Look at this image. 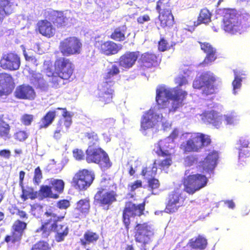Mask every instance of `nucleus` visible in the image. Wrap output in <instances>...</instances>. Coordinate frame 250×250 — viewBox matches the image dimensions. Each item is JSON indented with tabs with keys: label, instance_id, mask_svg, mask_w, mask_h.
<instances>
[{
	"label": "nucleus",
	"instance_id": "f257e3e1",
	"mask_svg": "<svg viewBox=\"0 0 250 250\" xmlns=\"http://www.w3.org/2000/svg\"><path fill=\"white\" fill-rule=\"evenodd\" d=\"M82 44L77 37H67L60 42L59 49L64 57L57 58L54 62V70L51 68L46 70V75L49 78V82L53 88L57 89L70 81L74 73L75 66L70 60L65 57L79 54Z\"/></svg>",
	"mask_w": 250,
	"mask_h": 250
},
{
	"label": "nucleus",
	"instance_id": "f03ea898",
	"mask_svg": "<svg viewBox=\"0 0 250 250\" xmlns=\"http://www.w3.org/2000/svg\"><path fill=\"white\" fill-rule=\"evenodd\" d=\"M177 85L173 88L160 86L156 90V102L160 109L167 108L169 113H174L183 106L188 96V92L180 87L188 81L186 76L179 75L174 79Z\"/></svg>",
	"mask_w": 250,
	"mask_h": 250
},
{
	"label": "nucleus",
	"instance_id": "7ed1b4c3",
	"mask_svg": "<svg viewBox=\"0 0 250 250\" xmlns=\"http://www.w3.org/2000/svg\"><path fill=\"white\" fill-rule=\"evenodd\" d=\"M55 208L51 207L44 213L46 219L42 223L41 227L36 230V232H41L42 237H47L52 232H57L55 235L56 240L62 241L68 233V228L65 224H58L65 217L66 212L63 215H57L55 212Z\"/></svg>",
	"mask_w": 250,
	"mask_h": 250
},
{
	"label": "nucleus",
	"instance_id": "20e7f679",
	"mask_svg": "<svg viewBox=\"0 0 250 250\" xmlns=\"http://www.w3.org/2000/svg\"><path fill=\"white\" fill-rule=\"evenodd\" d=\"M113 187V184L109 179H102L94 195L93 204L104 210H109L117 201L118 196L116 191L110 189Z\"/></svg>",
	"mask_w": 250,
	"mask_h": 250
},
{
	"label": "nucleus",
	"instance_id": "39448f33",
	"mask_svg": "<svg viewBox=\"0 0 250 250\" xmlns=\"http://www.w3.org/2000/svg\"><path fill=\"white\" fill-rule=\"evenodd\" d=\"M220 82L219 78L213 73L208 71L202 73L193 82V87L202 89V93L205 95L213 94Z\"/></svg>",
	"mask_w": 250,
	"mask_h": 250
},
{
	"label": "nucleus",
	"instance_id": "423d86ee",
	"mask_svg": "<svg viewBox=\"0 0 250 250\" xmlns=\"http://www.w3.org/2000/svg\"><path fill=\"white\" fill-rule=\"evenodd\" d=\"M223 14L222 29L225 33L230 35L241 34L242 25L237 11L233 9H225Z\"/></svg>",
	"mask_w": 250,
	"mask_h": 250
},
{
	"label": "nucleus",
	"instance_id": "0eeeda50",
	"mask_svg": "<svg viewBox=\"0 0 250 250\" xmlns=\"http://www.w3.org/2000/svg\"><path fill=\"white\" fill-rule=\"evenodd\" d=\"M146 201L136 204L131 201L125 202L122 212V221L126 231H128L131 224V217H140L144 214Z\"/></svg>",
	"mask_w": 250,
	"mask_h": 250
},
{
	"label": "nucleus",
	"instance_id": "6e6552de",
	"mask_svg": "<svg viewBox=\"0 0 250 250\" xmlns=\"http://www.w3.org/2000/svg\"><path fill=\"white\" fill-rule=\"evenodd\" d=\"M134 238L135 241L141 245L140 250H146V245L151 241L154 235L153 229L147 222L137 223L134 227Z\"/></svg>",
	"mask_w": 250,
	"mask_h": 250
},
{
	"label": "nucleus",
	"instance_id": "1a4fd4ad",
	"mask_svg": "<svg viewBox=\"0 0 250 250\" xmlns=\"http://www.w3.org/2000/svg\"><path fill=\"white\" fill-rule=\"evenodd\" d=\"M208 181V178L204 174H190L183 181L184 190L189 194L193 195L206 187Z\"/></svg>",
	"mask_w": 250,
	"mask_h": 250
},
{
	"label": "nucleus",
	"instance_id": "9d476101",
	"mask_svg": "<svg viewBox=\"0 0 250 250\" xmlns=\"http://www.w3.org/2000/svg\"><path fill=\"white\" fill-rule=\"evenodd\" d=\"M94 172L87 169L77 171L72 178L73 186L79 191L87 190L92 184L95 179Z\"/></svg>",
	"mask_w": 250,
	"mask_h": 250
},
{
	"label": "nucleus",
	"instance_id": "9b49d317",
	"mask_svg": "<svg viewBox=\"0 0 250 250\" xmlns=\"http://www.w3.org/2000/svg\"><path fill=\"white\" fill-rule=\"evenodd\" d=\"M85 154V160L88 163H95L105 167L110 166L107 154L101 148L88 146Z\"/></svg>",
	"mask_w": 250,
	"mask_h": 250
},
{
	"label": "nucleus",
	"instance_id": "f8f14e48",
	"mask_svg": "<svg viewBox=\"0 0 250 250\" xmlns=\"http://www.w3.org/2000/svg\"><path fill=\"white\" fill-rule=\"evenodd\" d=\"M27 223L20 219L16 220L11 226V232L6 235L4 241L8 244H20L27 229Z\"/></svg>",
	"mask_w": 250,
	"mask_h": 250
},
{
	"label": "nucleus",
	"instance_id": "ddd939ff",
	"mask_svg": "<svg viewBox=\"0 0 250 250\" xmlns=\"http://www.w3.org/2000/svg\"><path fill=\"white\" fill-rule=\"evenodd\" d=\"M186 197L178 191H173L167 196L165 211L167 213L176 212L180 208L185 206Z\"/></svg>",
	"mask_w": 250,
	"mask_h": 250
},
{
	"label": "nucleus",
	"instance_id": "4468645a",
	"mask_svg": "<svg viewBox=\"0 0 250 250\" xmlns=\"http://www.w3.org/2000/svg\"><path fill=\"white\" fill-rule=\"evenodd\" d=\"M218 158V152L214 150H212L208 154L204 160L199 162L197 167L203 173L213 174Z\"/></svg>",
	"mask_w": 250,
	"mask_h": 250
},
{
	"label": "nucleus",
	"instance_id": "2eb2a0df",
	"mask_svg": "<svg viewBox=\"0 0 250 250\" xmlns=\"http://www.w3.org/2000/svg\"><path fill=\"white\" fill-rule=\"evenodd\" d=\"M161 61L159 55L153 52H146L139 56L138 63L140 69H146L158 66Z\"/></svg>",
	"mask_w": 250,
	"mask_h": 250
},
{
	"label": "nucleus",
	"instance_id": "dca6fc26",
	"mask_svg": "<svg viewBox=\"0 0 250 250\" xmlns=\"http://www.w3.org/2000/svg\"><path fill=\"white\" fill-rule=\"evenodd\" d=\"M20 65V57L13 52L3 54L0 60V67L4 70H17L19 69Z\"/></svg>",
	"mask_w": 250,
	"mask_h": 250
},
{
	"label": "nucleus",
	"instance_id": "f3484780",
	"mask_svg": "<svg viewBox=\"0 0 250 250\" xmlns=\"http://www.w3.org/2000/svg\"><path fill=\"white\" fill-rule=\"evenodd\" d=\"M201 49L206 54L204 60L199 63V65L205 67L211 64L217 58L216 49L209 42L198 41Z\"/></svg>",
	"mask_w": 250,
	"mask_h": 250
},
{
	"label": "nucleus",
	"instance_id": "a211bd4d",
	"mask_svg": "<svg viewBox=\"0 0 250 250\" xmlns=\"http://www.w3.org/2000/svg\"><path fill=\"white\" fill-rule=\"evenodd\" d=\"M45 17L52 22L57 28H64L68 24V18L62 11L51 10L45 12Z\"/></svg>",
	"mask_w": 250,
	"mask_h": 250
},
{
	"label": "nucleus",
	"instance_id": "6ab92c4d",
	"mask_svg": "<svg viewBox=\"0 0 250 250\" xmlns=\"http://www.w3.org/2000/svg\"><path fill=\"white\" fill-rule=\"evenodd\" d=\"M14 79L12 75L6 73H0V97L10 94L15 87Z\"/></svg>",
	"mask_w": 250,
	"mask_h": 250
},
{
	"label": "nucleus",
	"instance_id": "aec40b11",
	"mask_svg": "<svg viewBox=\"0 0 250 250\" xmlns=\"http://www.w3.org/2000/svg\"><path fill=\"white\" fill-rule=\"evenodd\" d=\"M140 52L136 51H126L119 58L118 64L119 66L125 69L132 68L138 60Z\"/></svg>",
	"mask_w": 250,
	"mask_h": 250
},
{
	"label": "nucleus",
	"instance_id": "412c9836",
	"mask_svg": "<svg viewBox=\"0 0 250 250\" xmlns=\"http://www.w3.org/2000/svg\"><path fill=\"white\" fill-rule=\"evenodd\" d=\"M90 199L88 197L79 200L72 212V218L76 219L77 221L88 214L90 208Z\"/></svg>",
	"mask_w": 250,
	"mask_h": 250
},
{
	"label": "nucleus",
	"instance_id": "4be33fe9",
	"mask_svg": "<svg viewBox=\"0 0 250 250\" xmlns=\"http://www.w3.org/2000/svg\"><path fill=\"white\" fill-rule=\"evenodd\" d=\"M36 31L47 38L53 37L56 34V28L47 19L39 20L36 24Z\"/></svg>",
	"mask_w": 250,
	"mask_h": 250
},
{
	"label": "nucleus",
	"instance_id": "5701e85b",
	"mask_svg": "<svg viewBox=\"0 0 250 250\" xmlns=\"http://www.w3.org/2000/svg\"><path fill=\"white\" fill-rule=\"evenodd\" d=\"M113 84L103 82L98 87V98L99 101L104 104H108L112 102L114 89L111 88Z\"/></svg>",
	"mask_w": 250,
	"mask_h": 250
},
{
	"label": "nucleus",
	"instance_id": "b1692460",
	"mask_svg": "<svg viewBox=\"0 0 250 250\" xmlns=\"http://www.w3.org/2000/svg\"><path fill=\"white\" fill-rule=\"evenodd\" d=\"M14 95L18 99L33 100L36 97V92L32 86L22 84L16 87Z\"/></svg>",
	"mask_w": 250,
	"mask_h": 250
},
{
	"label": "nucleus",
	"instance_id": "393cba45",
	"mask_svg": "<svg viewBox=\"0 0 250 250\" xmlns=\"http://www.w3.org/2000/svg\"><path fill=\"white\" fill-rule=\"evenodd\" d=\"M197 133L191 134L189 138L180 145L184 153L199 152L201 150Z\"/></svg>",
	"mask_w": 250,
	"mask_h": 250
},
{
	"label": "nucleus",
	"instance_id": "a878e982",
	"mask_svg": "<svg viewBox=\"0 0 250 250\" xmlns=\"http://www.w3.org/2000/svg\"><path fill=\"white\" fill-rule=\"evenodd\" d=\"M122 49L121 45L111 41L101 43L99 47L101 53L108 56L117 54Z\"/></svg>",
	"mask_w": 250,
	"mask_h": 250
},
{
	"label": "nucleus",
	"instance_id": "bb28decb",
	"mask_svg": "<svg viewBox=\"0 0 250 250\" xmlns=\"http://www.w3.org/2000/svg\"><path fill=\"white\" fill-rule=\"evenodd\" d=\"M159 116L153 110L149 109L143 115L141 121V127L144 130L153 128L157 122Z\"/></svg>",
	"mask_w": 250,
	"mask_h": 250
},
{
	"label": "nucleus",
	"instance_id": "cd10ccee",
	"mask_svg": "<svg viewBox=\"0 0 250 250\" xmlns=\"http://www.w3.org/2000/svg\"><path fill=\"white\" fill-rule=\"evenodd\" d=\"M61 111L62 118L58 120L57 127L62 131V133H65L68 131L72 125V115L66 108H62Z\"/></svg>",
	"mask_w": 250,
	"mask_h": 250
},
{
	"label": "nucleus",
	"instance_id": "c85d7f7f",
	"mask_svg": "<svg viewBox=\"0 0 250 250\" xmlns=\"http://www.w3.org/2000/svg\"><path fill=\"white\" fill-rule=\"evenodd\" d=\"M62 107H57L48 111L41 119L39 123V129L46 128L54 121L55 118L59 116L58 111L62 110Z\"/></svg>",
	"mask_w": 250,
	"mask_h": 250
},
{
	"label": "nucleus",
	"instance_id": "c756f323",
	"mask_svg": "<svg viewBox=\"0 0 250 250\" xmlns=\"http://www.w3.org/2000/svg\"><path fill=\"white\" fill-rule=\"evenodd\" d=\"M203 119L205 122L212 125L216 128L221 126L223 121L222 117L214 110L205 111L203 113Z\"/></svg>",
	"mask_w": 250,
	"mask_h": 250
},
{
	"label": "nucleus",
	"instance_id": "7c9ffc66",
	"mask_svg": "<svg viewBox=\"0 0 250 250\" xmlns=\"http://www.w3.org/2000/svg\"><path fill=\"white\" fill-rule=\"evenodd\" d=\"M8 116L3 114L0 115V138L4 140L11 138V126L6 121V120H10Z\"/></svg>",
	"mask_w": 250,
	"mask_h": 250
},
{
	"label": "nucleus",
	"instance_id": "2f4dec72",
	"mask_svg": "<svg viewBox=\"0 0 250 250\" xmlns=\"http://www.w3.org/2000/svg\"><path fill=\"white\" fill-rule=\"evenodd\" d=\"M172 142H169L167 139H165L159 141L156 145L157 150L155 152L159 157H164L165 155H169L172 154L170 152L171 149L173 148Z\"/></svg>",
	"mask_w": 250,
	"mask_h": 250
},
{
	"label": "nucleus",
	"instance_id": "473e14b6",
	"mask_svg": "<svg viewBox=\"0 0 250 250\" xmlns=\"http://www.w3.org/2000/svg\"><path fill=\"white\" fill-rule=\"evenodd\" d=\"M160 26L162 28H171L174 25V18L172 13H160L158 17Z\"/></svg>",
	"mask_w": 250,
	"mask_h": 250
},
{
	"label": "nucleus",
	"instance_id": "72a5a7b5",
	"mask_svg": "<svg viewBox=\"0 0 250 250\" xmlns=\"http://www.w3.org/2000/svg\"><path fill=\"white\" fill-rule=\"evenodd\" d=\"M99 238L100 235L97 232L87 229L84 232L83 237L80 239V243L82 246H86L96 243Z\"/></svg>",
	"mask_w": 250,
	"mask_h": 250
},
{
	"label": "nucleus",
	"instance_id": "f704fd0d",
	"mask_svg": "<svg viewBox=\"0 0 250 250\" xmlns=\"http://www.w3.org/2000/svg\"><path fill=\"white\" fill-rule=\"evenodd\" d=\"M111 66L107 69L106 72L105 74L104 79V82H107V83L114 84V77L118 75L120 73V70L119 66L116 64H113L111 62Z\"/></svg>",
	"mask_w": 250,
	"mask_h": 250
},
{
	"label": "nucleus",
	"instance_id": "c9c22d12",
	"mask_svg": "<svg viewBox=\"0 0 250 250\" xmlns=\"http://www.w3.org/2000/svg\"><path fill=\"white\" fill-rule=\"evenodd\" d=\"M207 240L204 237L198 235L189 240L188 245L193 249L204 250L207 246Z\"/></svg>",
	"mask_w": 250,
	"mask_h": 250
},
{
	"label": "nucleus",
	"instance_id": "e433bc0d",
	"mask_svg": "<svg viewBox=\"0 0 250 250\" xmlns=\"http://www.w3.org/2000/svg\"><path fill=\"white\" fill-rule=\"evenodd\" d=\"M211 13L207 8L202 9L199 12L197 21L194 22V26L196 27L202 23L208 24L211 21Z\"/></svg>",
	"mask_w": 250,
	"mask_h": 250
},
{
	"label": "nucleus",
	"instance_id": "4c0bfd02",
	"mask_svg": "<svg viewBox=\"0 0 250 250\" xmlns=\"http://www.w3.org/2000/svg\"><path fill=\"white\" fill-rule=\"evenodd\" d=\"M126 29L125 25L115 28L110 34V38L116 42H121L125 41Z\"/></svg>",
	"mask_w": 250,
	"mask_h": 250
},
{
	"label": "nucleus",
	"instance_id": "58836bf2",
	"mask_svg": "<svg viewBox=\"0 0 250 250\" xmlns=\"http://www.w3.org/2000/svg\"><path fill=\"white\" fill-rule=\"evenodd\" d=\"M21 188L22 193L21 195V198L23 201H25L28 198L31 200H34L38 196V192L34 190V188L31 187L27 186L24 187L23 185Z\"/></svg>",
	"mask_w": 250,
	"mask_h": 250
},
{
	"label": "nucleus",
	"instance_id": "ea45409f",
	"mask_svg": "<svg viewBox=\"0 0 250 250\" xmlns=\"http://www.w3.org/2000/svg\"><path fill=\"white\" fill-rule=\"evenodd\" d=\"M39 195L41 199L47 198L57 199L59 196L58 194L53 193L51 187L48 186H42L39 190Z\"/></svg>",
	"mask_w": 250,
	"mask_h": 250
},
{
	"label": "nucleus",
	"instance_id": "a19ab883",
	"mask_svg": "<svg viewBox=\"0 0 250 250\" xmlns=\"http://www.w3.org/2000/svg\"><path fill=\"white\" fill-rule=\"evenodd\" d=\"M156 9L160 13H171L172 6L169 0H158L157 2Z\"/></svg>",
	"mask_w": 250,
	"mask_h": 250
},
{
	"label": "nucleus",
	"instance_id": "79ce46f5",
	"mask_svg": "<svg viewBox=\"0 0 250 250\" xmlns=\"http://www.w3.org/2000/svg\"><path fill=\"white\" fill-rule=\"evenodd\" d=\"M33 83L41 89L44 90L47 88V83L43 76L40 74H36L33 76Z\"/></svg>",
	"mask_w": 250,
	"mask_h": 250
},
{
	"label": "nucleus",
	"instance_id": "37998d69",
	"mask_svg": "<svg viewBox=\"0 0 250 250\" xmlns=\"http://www.w3.org/2000/svg\"><path fill=\"white\" fill-rule=\"evenodd\" d=\"M157 171L156 166V160H155L151 167H143L142 169L141 175L143 177H148L150 178L154 177Z\"/></svg>",
	"mask_w": 250,
	"mask_h": 250
},
{
	"label": "nucleus",
	"instance_id": "c03bdc74",
	"mask_svg": "<svg viewBox=\"0 0 250 250\" xmlns=\"http://www.w3.org/2000/svg\"><path fill=\"white\" fill-rule=\"evenodd\" d=\"M201 149L210 146L212 143L210 136L200 132H196Z\"/></svg>",
	"mask_w": 250,
	"mask_h": 250
},
{
	"label": "nucleus",
	"instance_id": "a18cd8bd",
	"mask_svg": "<svg viewBox=\"0 0 250 250\" xmlns=\"http://www.w3.org/2000/svg\"><path fill=\"white\" fill-rule=\"evenodd\" d=\"M239 150L238 162L240 165L247 164L250 161V152L248 149L238 148Z\"/></svg>",
	"mask_w": 250,
	"mask_h": 250
},
{
	"label": "nucleus",
	"instance_id": "49530a36",
	"mask_svg": "<svg viewBox=\"0 0 250 250\" xmlns=\"http://www.w3.org/2000/svg\"><path fill=\"white\" fill-rule=\"evenodd\" d=\"M233 73L234 74V79L232 81V84L233 86V93L236 94V90L240 88L242 85V78H240L239 76L245 75V74L237 70H233Z\"/></svg>",
	"mask_w": 250,
	"mask_h": 250
},
{
	"label": "nucleus",
	"instance_id": "de8ad7c7",
	"mask_svg": "<svg viewBox=\"0 0 250 250\" xmlns=\"http://www.w3.org/2000/svg\"><path fill=\"white\" fill-rule=\"evenodd\" d=\"M85 136L88 141L89 146L96 145L99 144L100 139L95 131H91L85 133Z\"/></svg>",
	"mask_w": 250,
	"mask_h": 250
},
{
	"label": "nucleus",
	"instance_id": "09e8293b",
	"mask_svg": "<svg viewBox=\"0 0 250 250\" xmlns=\"http://www.w3.org/2000/svg\"><path fill=\"white\" fill-rule=\"evenodd\" d=\"M50 185L57 193H62L64 188V183L61 179H54L50 182Z\"/></svg>",
	"mask_w": 250,
	"mask_h": 250
},
{
	"label": "nucleus",
	"instance_id": "8fccbe9b",
	"mask_svg": "<svg viewBox=\"0 0 250 250\" xmlns=\"http://www.w3.org/2000/svg\"><path fill=\"white\" fill-rule=\"evenodd\" d=\"M166 157L163 160L160 161L158 166L161 169L168 168L172 164V154L169 155H165L164 157Z\"/></svg>",
	"mask_w": 250,
	"mask_h": 250
},
{
	"label": "nucleus",
	"instance_id": "3c124183",
	"mask_svg": "<svg viewBox=\"0 0 250 250\" xmlns=\"http://www.w3.org/2000/svg\"><path fill=\"white\" fill-rule=\"evenodd\" d=\"M31 250H51V248L48 242L40 240L32 246Z\"/></svg>",
	"mask_w": 250,
	"mask_h": 250
},
{
	"label": "nucleus",
	"instance_id": "603ef678",
	"mask_svg": "<svg viewBox=\"0 0 250 250\" xmlns=\"http://www.w3.org/2000/svg\"><path fill=\"white\" fill-rule=\"evenodd\" d=\"M14 137L16 140L19 142H23L29 137V134L25 130H18L14 133Z\"/></svg>",
	"mask_w": 250,
	"mask_h": 250
},
{
	"label": "nucleus",
	"instance_id": "864d4df0",
	"mask_svg": "<svg viewBox=\"0 0 250 250\" xmlns=\"http://www.w3.org/2000/svg\"><path fill=\"white\" fill-rule=\"evenodd\" d=\"M147 187L150 190L153 191L155 189H158L160 186V183L158 179L154 177L149 178L147 180Z\"/></svg>",
	"mask_w": 250,
	"mask_h": 250
},
{
	"label": "nucleus",
	"instance_id": "5fc2aeb1",
	"mask_svg": "<svg viewBox=\"0 0 250 250\" xmlns=\"http://www.w3.org/2000/svg\"><path fill=\"white\" fill-rule=\"evenodd\" d=\"M34 117L33 115L24 114L21 117V121L22 125L25 126H29L33 122Z\"/></svg>",
	"mask_w": 250,
	"mask_h": 250
},
{
	"label": "nucleus",
	"instance_id": "6e6d98bb",
	"mask_svg": "<svg viewBox=\"0 0 250 250\" xmlns=\"http://www.w3.org/2000/svg\"><path fill=\"white\" fill-rule=\"evenodd\" d=\"M142 187L143 182L141 180H137L134 182L128 184L127 186L128 190L131 192L135 191L137 188H141Z\"/></svg>",
	"mask_w": 250,
	"mask_h": 250
},
{
	"label": "nucleus",
	"instance_id": "4d7b16f0",
	"mask_svg": "<svg viewBox=\"0 0 250 250\" xmlns=\"http://www.w3.org/2000/svg\"><path fill=\"white\" fill-rule=\"evenodd\" d=\"M42 178V172L40 167H37L34 170L33 181L35 183L39 184Z\"/></svg>",
	"mask_w": 250,
	"mask_h": 250
},
{
	"label": "nucleus",
	"instance_id": "13d9d810",
	"mask_svg": "<svg viewBox=\"0 0 250 250\" xmlns=\"http://www.w3.org/2000/svg\"><path fill=\"white\" fill-rule=\"evenodd\" d=\"M185 161L188 166L190 167L198 163V158L195 155H189L186 157Z\"/></svg>",
	"mask_w": 250,
	"mask_h": 250
},
{
	"label": "nucleus",
	"instance_id": "bf43d9fd",
	"mask_svg": "<svg viewBox=\"0 0 250 250\" xmlns=\"http://www.w3.org/2000/svg\"><path fill=\"white\" fill-rule=\"evenodd\" d=\"M241 24L245 25L246 27L250 26V12L248 13H244L242 14L241 21Z\"/></svg>",
	"mask_w": 250,
	"mask_h": 250
},
{
	"label": "nucleus",
	"instance_id": "052dcab7",
	"mask_svg": "<svg viewBox=\"0 0 250 250\" xmlns=\"http://www.w3.org/2000/svg\"><path fill=\"white\" fill-rule=\"evenodd\" d=\"M57 207L61 209H66L70 206V201L67 199L60 200L57 202Z\"/></svg>",
	"mask_w": 250,
	"mask_h": 250
},
{
	"label": "nucleus",
	"instance_id": "680f3d73",
	"mask_svg": "<svg viewBox=\"0 0 250 250\" xmlns=\"http://www.w3.org/2000/svg\"><path fill=\"white\" fill-rule=\"evenodd\" d=\"M168 48V42L163 38H161L158 42V49L161 52H164Z\"/></svg>",
	"mask_w": 250,
	"mask_h": 250
},
{
	"label": "nucleus",
	"instance_id": "e2e57ef3",
	"mask_svg": "<svg viewBox=\"0 0 250 250\" xmlns=\"http://www.w3.org/2000/svg\"><path fill=\"white\" fill-rule=\"evenodd\" d=\"M225 119L227 125H232L237 120V116L234 113L225 115Z\"/></svg>",
	"mask_w": 250,
	"mask_h": 250
},
{
	"label": "nucleus",
	"instance_id": "0e129e2a",
	"mask_svg": "<svg viewBox=\"0 0 250 250\" xmlns=\"http://www.w3.org/2000/svg\"><path fill=\"white\" fill-rule=\"evenodd\" d=\"M238 144L240 145V146L238 148H242L243 149L246 148H248L249 147L250 143L248 138L242 137L238 141Z\"/></svg>",
	"mask_w": 250,
	"mask_h": 250
},
{
	"label": "nucleus",
	"instance_id": "69168bd1",
	"mask_svg": "<svg viewBox=\"0 0 250 250\" xmlns=\"http://www.w3.org/2000/svg\"><path fill=\"white\" fill-rule=\"evenodd\" d=\"M74 157L77 160H81L84 157V153L82 149L76 148L73 150Z\"/></svg>",
	"mask_w": 250,
	"mask_h": 250
},
{
	"label": "nucleus",
	"instance_id": "338daca9",
	"mask_svg": "<svg viewBox=\"0 0 250 250\" xmlns=\"http://www.w3.org/2000/svg\"><path fill=\"white\" fill-rule=\"evenodd\" d=\"M8 4L0 2V26L1 25L3 20L6 15L5 7Z\"/></svg>",
	"mask_w": 250,
	"mask_h": 250
},
{
	"label": "nucleus",
	"instance_id": "774afa93",
	"mask_svg": "<svg viewBox=\"0 0 250 250\" xmlns=\"http://www.w3.org/2000/svg\"><path fill=\"white\" fill-rule=\"evenodd\" d=\"M150 20V17L147 14L140 16L137 19V22L139 24H143L145 22L149 21Z\"/></svg>",
	"mask_w": 250,
	"mask_h": 250
}]
</instances>
